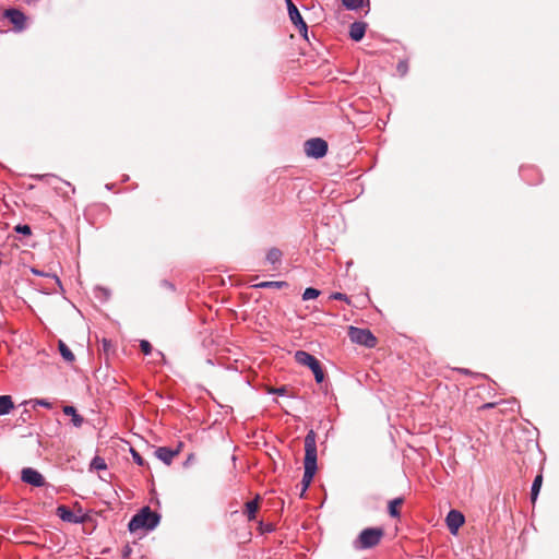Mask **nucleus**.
<instances>
[{
    "label": "nucleus",
    "instance_id": "33",
    "mask_svg": "<svg viewBox=\"0 0 559 559\" xmlns=\"http://www.w3.org/2000/svg\"><path fill=\"white\" fill-rule=\"evenodd\" d=\"M397 70L402 73V74H405L406 71H407V64L405 62H400L397 64Z\"/></svg>",
    "mask_w": 559,
    "mask_h": 559
},
{
    "label": "nucleus",
    "instance_id": "24",
    "mask_svg": "<svg viewBox=\"0 0 559 559\" xmlns=\"http://www.w3.org/2000/svg\"><path fill=\"white\" fill-rule=\"evenodd\" d=\"M321 294V292L317 288H313V287H308L305 289L304 294H302V299L304 300H310V299H314L317 297H319Z\"/></svg>",
    "mask_w": 559,
    "mask_h": 559
},
{
    "label": "nucleus",
    "instance_id": "30",
    "mask_svg": "<svg viewBox=\"0 0 559 559\" xmlns=\"http://www.w3.org/2000/svg\"><path fill=\"white\" fill-rule=\"evenodd\" d=\"M35 405H39V406H43V407H46V408H51V403L47 400H35L34 401Z\"/></svg>",
    "mask_w": 559,
    "mask_h": 559
},
{
    "label": "nucleus",
    "instance_id": "26",
    "mask_svg": "<svg viewBox=\"0 0 559 559\" xmlns=\"http://www.w3.org/2000/svg\"><path fill=\"white\" fill-rule=\"evenodd\" d=\"M130 453L132 455L134 463H136L139 466H143L145 464V461L143 460V457L133 448L130 449Z\"/></svg>",
    "mask_w": 559,
    "mask_h": 559
},
{
    "label": "nucleus",
    "instance_id": "29",
    "mask_svg": "<svg viewBox=\"0 0 559 559\" xmlns=\"http://www.w3.org/2000/svg\"><path fill=\"white\" fill-rule=\"evenodd\" d=\"M269 393L283 396V395H286L287 389H286V386L274 388V389L270 390Z\"/></svg>",
    "mask_w": 559,
    "mask_h": 559
},
{
    "label": "nucleus",
    "instance_id": "36",
    "mask_svg": "<svg viewBox=\"0 0 559 559\" xmlns=\"http://www.w3.org/2000/svg\"><path fill=\"white\" fill-rule=\"evenodd\" d=\"M32 271H33L34 274L41 275L40 272H38V271L34 270V269Z\"/></svg>",
    "mask_w": 559,
    "mask_h": 559
},
{
    "label": "nucleus",
    "instance_id": "3",
    "mask_svg": "<svg viewBox=\"0 0 559 559\" xmlns=\"http://www.w3.org/2000/svg\"><path fill=\"white\" fill-rule=\"evenodd\" d=\"M295 360L302 366H307L312 371L317 383L323 382L324 371L320 361L313 355L305 350H297L295 353Z\"/></svg>",
    "mask_w": 559,
    "mask_h": 559
},
{
    "label": "nucleus",
    "instance_id": "10",
    "mask_svg": "<svg viewBox=\"0 0 559 559\" xmlns=\"http://www.w3.org/2000/svg\"><path fill=\"white\" fill-rule=\"evenodd\" d=\"M464 521V515L457 510H451L445 518L447 526L453 535L457 533Z\"/></svg>",
    "mask_w": 559,
    "mask_h": 559
},
{
    "label": "nucleus",
    "instance_id": "4",
    "mask_svg": "<svg viewBox=\"0 0 559 559\" xmlns=\"http://www.w3.org/2000/svg\"><path fill=\"white\" fill-rule=\"evenodd\" d=\"M383 530L380 527H368L360 532L357 540L355 542V547L357 549H369L377 546L382 536Z\"/></svg>",
    "mask_w": 559,
    "mask_h": 559
},
{
    "label": "nucleus",
    "instance_id": "1",
    "mask_svg": "<svg viewBox=\"0 0 559 559\" xmlns=\"http://www.w3.org/2000/svg\"><path fill=\"white\" fill-rule=\"evenodd\" d=\"M316 432L313 430H309L305 437V459H304V476L301 480V493H304L308 487L310 486L314 474L317 472V441H316Z\"/></svg>",
    "mask_w": 559,
    "mask_h": 559
},
{
    "label": "nucleus",
    "instance_id": "2",
    "mask_svg": "<svg viewBox=\"0 0 559 559\" xmlns=\"http://www.w3.org/2000/svg\"><path fill=\"white\" fill-rule=\"evenodd\" d=\"M159 521L160 515L146 506L131 518L128 528L131 533L140 530L152 531L158 525Z\"/></svg>",
    "mask_w": 559,
    "mask_h": 559
},
{
    "label": "nucleus",
    "instance_id": "27",
    "mask_svg": "<svg viewBox=\"0 0 559 559\" xmlns=\"http://www.w3.org/2000/svg\"><path fill=\"white\" fill-rule=\"evenodd\" d=\"M140 348L144 355H148L152 352V345L148 341L142 340L140 342Z\"/></svg>",
    "mask_w": 559,
    "mask_h": 559
},
{
    "label": "nucleus",
    "instance_id": "13",
    "mask_svg": "<svg viewBox=\"0 0 559 559\" xmlns=\"http://www.w3.org/2000/svg\"><path fill=\"white\" fill-rule=\"evenodd\" d=\"M367 29V23L356 21L350 24L349 26V37L354 41H360L366 33Z\"/></svg>",
    "mask_w": 559,
    "mask_h": 559
},
{
    "label": "nucleus",
    "instance_id": "11",
    "mask_svg": "<svg viewBox=\"0 0 559 559\" xmlns=\"http://www.w3.org/2000/svg\"><path fill=\"white\" fill-rule=\"evenodd\" d=\"M4 16L14 25L16 31L25 28L26 16L17 9H8L4 12Z\"/></svg>",
    "mask_w": 559,
    "mask_h": 559
},
{
    "label": "nucleus",
    "instance_id": "35",
    "mask_svg": "<svg viewBox=\"0 0 559 559\" xmlns=\"http://www.w3.org/2000/svg\"><path fill=\"white\" fill-rule=\"evenodd\" d=\"M495 405H496L495 403H486V404H484V406H483V407H484V408H491V407H493Z\"/></svg>",
    "mask_w": 559,
    "mask_h": 559
},
{
    "label": "nucleus",
    "instance_id": "17",
    "mask_svg": "<svg viewBox=\"0 0 559 559\" xmlns=\"http://www.w3.org/2000/svg\"><path fill=\"white\" fill-rule=\"evenodd\" d=\"M288 283L284 281H267V282H261L259 284H255V288H276L281 289L284 287H287Z\"/></svg>",
    "mask_w": 559,
    "mask_h": 559
},
{
    "label": "nucleus",
    "instance_id": "15",
    "mask_svg": "<svg viewBox=\"0 0 559 559\" xmlns=\"http://www.w3.org/2000/svg\"><path fill=\"white\" fill-rule=\"evenodd\" d=\"M13 407L14 404L10 395H0V416L9 414Z\"/></svg>",
    "mask_w": 559,
    "mask_h": 559
},
{
    "label": "nucleus",
    "instance_id": "7",
    "mask_svg": "<svg viewBox=\"0 0 559 559\" xmlns=\"http://www.w3.org/2000/svg\"><path fill=\"white\" fill-rule=\"evenodd\" d=\"M287 4V11L289 15L290 22L298 28L299 33L304 38L308 39V26L304 21L298 8L294 4L292 0H285Z\"/></svg>",
    "mask_w": 559,
    "mask_h": 559
},
{
    "label": "nucleus",
    "instance_id": "28",
    "mask_svg": "<svg viewBox=\"0 0 559 559\" xmlns=\"http://www.w3.org/2000/svg\"><path fill=\"white\" fill-rule=\"evenodd\" d=\"M330 298L333 299V300H342V301H345V302L349 304L348 296L343 294V293H338V292L332 293Z\"/></svg>",
    "mask_w": 559,
    "mask_h": 559
},
{
    "label": "nucleus",
    "instance_id": "31",
    "mask_svg": "<svg viewBox=\"0 0 559 559\" xmlns=\"http://www.w3.org/2000/svg\"><path fill=\"white\" fill-rule=\"evenodd\" d=\"M195 460V455L193 453L189 454L186 461L183 462V467H189L191 464H193Z\"/></svg>",
    "mask_w": 559,
    "mask_h": 559
},
{
    "label": "nucleus",
    "instance_id": "14",
    "mask_svg": "<svg viewBox=\"0 0 559 559\" xmlns=\"http://www.w3.org/2000/svg\"><path fill=\"white\" fill-rule=\"evenodd\" d=\"M62 411H63V413L66 415L71 416V421H72L74 427L79 428V427L82 426V424L84 421V418L81 415L78 414L75 407L67 405V406L63 407Z\"/></svg>",
    "mask_w": 559,
    "mask_h": 559
},
{
    "label": "nucleus",
    "instance_id": "5",
    "mask_svg": "<svg viewBox=\"0 0 559 559\" xmlns=\"http://www.w3.org/2000/svg\"><path fill=\"white\" fill-rule=\"evenodd\" d=\"M348 335L353 343L364 345L368 348H372L377 344L376 336L367 329L349 326Z\"/></svg>",
    "mask_w": 559,
    "mask_h": 559
},
{
    "label": "nucleus",
    "instance_id": "12",
    "mask_svg": "<svg viewBox=\"0 0 559 559\" xmlns=\"http://www.w3.org/2000/svg\"><path fill=\"white\" fill-rule=\"evenodd\" d=\"M179 454V449L173 450L167 447H159L155 450V455L164 464L170 465L174 457Z\"/></svg>",
    "mask_w": 559,
    "mask_h": 559
},
{
    "label": "nucleus",
    "instance_id": "8",
    "mask_svg": "<svg viewBox=\"0 0 559 559\" xmlns=\"http://www.w3.org/2000/svg\"><path fill=\"white\" fill-rule=\"evenodd\" d=\"M21 478L24 483L35 487H41L45 484L44 476L32 467H25L22 469Z\"/></svg>",
    "mask_w": 559,
    "mask_h": 559
},
{
    "label": "nucleus",
    "instance_id": "21",
    "mask_svg": "<svg viewBox=\"0 0 559 559\" xmlns=\"http://www.w3.org/2000/svg\"><path fill=\"white\" fill-rule=\"evenodd\" d=\"M342 4L352 11L362 8L365 4L369 5V0H342Z\"/></svg>",
    "mask_w": 559,
    "mask_h": 559
},
{
    "label": "nucleus",
    "instance_id": "22",
    "mask_svg": "<svg viewBox=\"0 0 559 559\" xmlns=\"http://www.w3.org/2000/svg\"><path fill=\"white\" fill-rule=\"evenodd\" d=\"M282 259V251L277 248H271L266 253V261L270 264L280 263Z\"/></svg>",
    "mask_w": 559,
    "mask_h": 559
},
{
    "label": "nucleus",
    "instance_id": "25",
    "mask_svg": "<svg viewBox=\"0 0 559 559\" xmlns=\"http://www.w3.org/2000/svg\"><path fill=\"white\" fill-rule=\"evenodd\" d=\"M14 230L19 234H22L24 236H29L32 234V229L28 225H22V224H19L14 227Z\"/></svg>",
    "mask_w": 559,
    "mask_h": 559
},
{
    "label": "nucleus",
    "instance_id": "20",
    "mask_svg": "<svg viewBox=\"0 0 559 559\" xmlns=\"http://www.w3.org/2000/svg\"><path fill=\"white\" fill-rule=\"evenodd\" d=\"M404 502V499L402 497H399V498H395V499H392L390 502H389V508H388V511H389V514L391 518H399L400 516V511H399V507Z\"/></svg>",
    "mask_w": 559,
    "mask_h": 559
},
{
    "label": "nucleus",
    "instance_id": "19",
    "mask_svg": "<svg viewBox=\"0 0 559 559\" xmlns=\"http://www.w3.org/2000/svg\"><path fill=\"white\" fill-rule=\"evenodd\" d=\"M58 348H59L61 357L66 361H68V362L74 361V359H75L74 354L71 352V349L67 346V344L64 342L59 341Z\"/></svg>",
    "mask_w": 559,
    "mask_h": 559
},
{
    "label": "nucleus",
    "instance_id": "34",
    "mask_svg": "<svg viewBox=\"0 0 559 559\" xmlns=\"http://www.w3.org/2000/svg\"><path fill=\"white\" fill-rule=\"evenodd\" d=\"M48 176H49L48 174H45V175H32L31 177L36 179V180H43V179H45Z\"/></svg>",
    "mask_w": 559,
    "mask_h": 559
},
{
    "label": "nucleus",
    "instance_id": "9",
    "mask_svg": "<svg viewBox=\"0 0 559 559\" xmlns=\"http://www.w3.org/2000/svg\"><path fill=\"white\" fill-rule=\"evenodd\" d=\"M56 514L64 522L81 524L85 521V515H76L70 508L61 504L57 508Z\"/></svg>",
    "mask_w": 559,
    "mask_h": 559
},
{
    "label": "nucleus",
    "instance_id": "16",
    "mask_svg": "<svg viewBox=\"0 0 559 559\" xmlns=\"http://www.w3.org/2000/svg\"><path fill=\"white\" fill-rule=\"evenodd\" d=\"M259 499H260V497L257 496L255 499L250 500V501H248L246 503V511L245 512L247 514L248 520H250V521L255 519V513H257V511L259 509Z\"/></svg>",
    "mask_w": 559,
    "mask_h": 559
},
{
    "label": "nucleus",
    "instance_id": "6",
    "mask_svg": "<svg viewBox=\"0 0 559 559\" xmlns=\"http://www.w3.org/2000/svg\"><path fill=\"white\" fill-rule=\"evenodd\" d=\"M305 152L312 158H322L328 153V143L321 138H312L305 142Z\"/></svg>",
    "mask_w": 559,
    "mask_h": 559
},
{
    "label": "nucleus",
    "instance_id": "23",
    "mask_svg": "<svg viewBox=\"0 0 559 559\" xmlns=\"http://www.w3.org/2000/svg\"><path fill=\"white\" fill-rule=\"evenodd\" d=\"M91 468H94L96 471H103L107 468V464L103 457L95 456L91 462Z\"/></svg>",
    "mask_w": 559,
    "mask_h": 559
},
{
    "label": "nucleus",
    "instance_id": "18",
    "mask_svg": "<svg viewBox=\"0 0 559 559\" xmlns=\"http://www.w3.org/2000/svg\"><path fill=\"white\" fill-rule=\"evenodd\" d=\"M543 484V475L539 474L535 477L532 488H531V500L534 503L539 495L540 488Z\"/></svg>",
    "mask_w": 559,
    "mask_h": 559
},
{
    "label": "nucleus",
    "instance_id": "32",
    "mask_svg": "<svg viewBox=\"0 0 559 559\" xmlns=\"http://www.w3.org/2000/svg\"><path fill=\"white\" fill-rule=\"evenodd\" d=\"M160 285H162L163 287H165V288L169 289V290H175V286H174V284H173V283H170V282H169V281H167V280H163V281L160 282Z\"/></svg>",
    "mask_w": 559,
    "mask_h": 559
}]
</instances>
